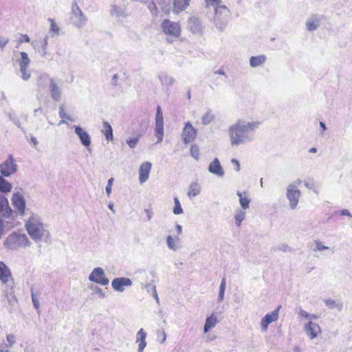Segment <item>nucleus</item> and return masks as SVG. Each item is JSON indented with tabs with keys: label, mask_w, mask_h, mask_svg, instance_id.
I'll use <instances>...</instances> for the list:
<instances>
[{
	"label": "nucleus",
	"mask_w": 352,
	"mask_h": 352,
	"mask_svg": "<svg viewBox=\"0 0 352 352\" xmlns=\"http://www.w3.org/2000/svg\"><path fill=\"white\" fill-rule=\"evenodd\" d=\"M113 182L114 179L113 177H111L108 180L107 185L105 188V190L108 197H109L111 193V186L113 185Z\"/></svg>",
	"instance_id": "obj_50"
},
{
	"label": "nucleus",
	"mask_w": 352,
	"mask_h": 352,
	"mask_svg": "<svg viewBox=\"0 0 352 352\" xmlns=\"http://www.w3.org/2000/svg\"><path fill=\"white\" fill-rule=\"evenodd\" d=\"M245 217V212L241 210H237L235 214V221L236 224L238 227H239L241 224V222L244 220Z\"/></svg>",
	"instance_id": "obj_42"
},
{
	"label": "nucleus",
	"mask_w": 352,
	"mask_h": 352,
	"mask_svg": "<svg viewBox=\"0 0 352 352\" xmlns=\"http://www.w3.org/2000/svg\"><path fill=\"white\" fill-rule=\"evenodd\" d=\"M324 303L327 307H328L330 309L336 308L338 311H342L343 308V305L340 302H336L334 300L332 299H327L324 300Z\"/></svg>",
	"instance_id": "obj_37"
},
{
	"label": "nucleus",
	"mask_w": 352,
	"mask_h": 352,
	"mask_svg": "<svg viewBox=\"0 0 352 352\" xmlns=\"http://www.w3.org/2000/svg\"><path fill=\"white\" fill-rule=\"evenodd\" d=\"M52 78H50V76L47 74H41L37 79V85L38 87H41L43 84L50 83V80Z\"/></svg>",
	"instance_id": "obj_39"
},
{
	"label": "nucleus",
	"mask_w": 352,
	"mask_h": 352,
	"mask_svg": "<svg viewBox=\"0 0 352 352\" xmlns=\"http://www.w3.org/2000/svg\"><path fill=\"white\" fill-rule=\"evenodd\" d=\"M152 164L148 162H144L141 164L139 169V181L140 184H144L149 177Z\"/></svg>",
	"instance_id": "obj_23"
},
{
	"label": "nucleus",
	"mask_w": 352,
	"mask_h": 352,
	"mask_svg": "<svg viewBox=\"0 0 352 352\" xmlns=\"http://www.w3.org/2000/svg\"><path fill=\"white\" fill-rule=\"evenodd\" d=\"M140 140V136H137L133 138H130L126 140V144L131 148H134L136 147L138 142Z\"/></svg>",
	"instance_id": "obj_47"
},
{
	"label": "nucleus",
	"mask_w": 352,
	"mask_h": 352,
	"mask_svg": "<svg viewBox=\"0 0 352 352\" xmlns=\"http://www.w3.org/2000/svg\"><path fill=\"white\" fill-rule=\"evenodd\" d=\"M5 296L8 302V305L5 306L6 307L9 312L12 313L14 310L16 306L17 305V299L14 295L6 294Z\"/></svg>",
	"instance_id": "obj_34"
},
{
	"label": "nucleus",
	"mask_w": 352,
	"mask_h": 352,
	"mask_svg": "<svg viewBox=\"0 0 352 352\" xmlns=\"http://www.w3.org/2000/svg\"><path fill=\"white\" fill-rule=\"evenodd\" d=\"M17 164L12 155H9L7 160L0 164V173L1 175L3 177H9L17 170Z\"/></svg>",
	"instance_id": "obj_7"
},
{
	"label": "nucleus",
	"mask_w": 352,
	"mask_h": 352,
	"mask_svg": "<svg viewBox=\"0 0 352 352\" xmlns=\"http://www.w3.org/2000/svg\"><path fill=\"white\" fill-rule=\"evenodd\" d=\"M328 249H329V248L322 245L321 241H316V248L314 250L315 252H316V251L321 252V251H323L324 250H328Z\"/></svg>",
	"instance_id": "obj_49"
},
{
	"label": "nucleus",
	"mask_w": 352,
	"mask_h": 352,
	"mask_svg": "<svg viewBox=\"0 0 352 352\" xmlns=\"http://www.w3.org/2000/svg\"><path fill=\"white\" fill-rule=\"evenodd\" d=\"M216 75H222L225 76L226 78H227L226 74L223 69H219V70L214 71L212 74V78H214Z\"/></svg>",
	"instance_id": "obj_60"
},
{
	"label": "nucleus",
	"mask_w": 352,
	"mask_h": 352,
	"mask_svg": "<svg viewBox=\"0 0 352 352\" xmlns=\"http://www.w3.org/2000/svg\"><path fill=\"white\" fill-rule=\"evenodd\" d=\"M236 195L239 198V203L243 210H246L250 207V199L246 196L245 192L237 191Z\"/></svg>",
	"instance_id": "obj_30"
},
{
	"label": "nucleus",
	"mask_w": 352,
	"mask_h": 352,
	"mask_svg": "<svg viewBox=\"0 0 352 352\" xmlns=\"http://www.w3.org/2000/svg\"><path fill=\"white\" fill-rule=\"evenodd\" d=\"M9 42V38L3 36H0V47L3 50V47L8 44Z\"/></svg>",
	"instance_id": "obj_56"
},
{
	"label": "nucleus",
	"mask_w": 352,
	"mask_h": 352,
	"mask_svg": "<svg viewBox=\"0 0 352 352\" xmlns=\"http://www.w3.org/2000/svg\"><path fill=\"white\" fill-rule=\"evenodd\" d=\"M267 60V57L265 55H258L255 56H252L250 58V65L252 67H257L265 63Z\"/></svg>",
	"instance_id": "obj_29"
},
{
	"label": "nucleus",
	"mask_w": 352,
	"mask_h": 352,
	"mask_svg": "<svg viewBox=\"0 0 352 352\" xmlns=\"http://www.w3.org/2000/svg\"><path fill=\"white\" fill-rule=\"evenodd\" d=\"M132 285V280L126 277H119L114 278L111 282L113 289L119 292L124 291V287Z\"/></svg>",
	"instance_id": "obj_17"
},
{
	"label": "nucleus",
	"mask_w": 352,
	"mask_h": 352,
	"mask_svg": "<svg viewBox=\"0 0 352 352\" xmlns=\"http://www.w3.org/2000/svg\"><path fill=\"white\" fill-rule=\"evenodd\" d=\"M147 336V333L146 332L144 331V329H140L138 332H137V334H136V339H135V342L136 343H139V342H146V338Z\"/></svg>",
	"instance_id": "obj_40"
},
{
	"label": "nucleus",
	"mask_w": 352,
	"mask_h": 352,
	"mask_svg": "<svg viewBox=\"0 0 352 352\" xmlns=\"http://www.w3.org/2000/svg\"><path fill=\"white\" fill-rule=\"evenodd\" d=\"M149 287H151V289L153 290V296L155 298L156 302L157 303H159L160 302V299H159L157 294L155 286V285H146V288H149Z\"/></svg>",
	"instance_id": "obj_52"
},
{
	"label": "nucleus",
	"mask_w": 352,
	"mask_h": 352,
	"mask_svg": "<svg viewBox=\"0 0 352 352\" xmlns=\"http://www.w3.org/2000/svg\"><path fill=\"white\" fill-rule=\"evenodd\" d=\"M179 241V239L176 236L175 238H173L171 235H168L166 237V244L168 248L173 250V251H177L179 246L178 245Z\"/></svg>",
	"instance_id": "obj_32"
},
{
	"label": "nucleus",
	"mask_w": 352,
	"mask_h": 352,
	"mask_svg": "<svg viewBox=\"0 0 352 352\" xmlns=\"http://www.w3.org/2000/svg\"><path fill=\"white\" fill-rule=\"evenodd\" d=\"M6 340L10 346H12L16 342L15 336L12 333L7 335Z\"/></svg>",
	"instance_id": "obj_51"
},
{
	"label": "nucleus",
	"mask_w": 352,
	"mask_h": 352,
	"mask_svg": "<svg viewBox=\"0 0 352 352\" xmlns=\"http://www.w3.org/2000/svg\"><path fill=\"white\" fill-rule=\"evenodd\" d=\"M58 115L60 118L66 119L70 121H74V119L69 115H67L65 111V106L63 104L60 105L59 107Z\"/></svg>",
	"instance_id": "obj_46"
},
{
	"label": "nucleus",
	"mask_w": 352,
	"mask_h": 352,
	"mask_svg": "<svg viewBox=\"0 0 352 352\" xmlns=\"http://www.w3.org/2000/svg\"><path fill=\"white\" fill-rule=\"evenodd\" d=\"M214 118L212 110L208 109L201 118V123L204 125H208L214 120Z\"/></svg>",
	"instance_id": "obj_36"
},
{
	"label": "nucleus",
	"mask_w": 352,
	"mask_h": 352,
	"mask_svg": "<svg viewBox=\"0 0 352 352\" xmlns=\"http://www.w3.org/2000/svg\"><path fill=\"white\" fill-rule=\"evenodd\" d=\"M205 1L207 6H213L216 8L219 6L218 4L221 2V0H205Z\"/></svg>",
	"instance_id": "obj_54"
},
{
	"label": "nucleus",
	"mask_w": 352,
	"mask_h": 352,
	"mask_svg": "<svg viewBox=\"0 0 352 352\" xmlns=\"http://www.w3.org/2000/svg\"><path fill=\"white\" fill-rule=\"evenodd\" d=\"M103 124V129L102 130V132L105 136V138L108 141H111L113 139V129L107 121H104L102 122Z\"/></svg>",
	"instance_id": "obj_31"
},
{
	"label": "nucleus",
	"mask_w": 352,
	"mask_h": 352,
	"mask_svg": "<svg viewBox=\"0 0 352 352\" xmlns=\"http://www.w3.org/2000/svg\"><path fill=\"white\" fill-rule=\"evenodd\" d=\"M164 134V133L163 113L161 107L157 106L156 108L155 126V135L157 138V143H160L163 140Z\"/></svg>",
	"instance_id": "obj_6"
},
{
	"label": "nucleus",
	"mask_w": 352,
	"mask_h": 352,
	"mask_svg": "<svg viewBox=\"0 0 352 352\" xmlns=\"http://www.w3.org/2000/svg\"><path fill=\"white\" fill-rule=\"evenodd\" d=\"M89 280L101 285H107L109 280L105 276L104 272L102 267H95L89 276Z\"/></svg>",
	"instance_id": "obj_11"
},
{
	"label": "nucleus",
	"mask_w": 352,
	"mask_h": 352,
	"mask_svg": "<svg viewBox=\"0 0 352 352\" xmlns=\"http://www.w3.org/2000/svg\"><path fill=\"white\" fill-rule=\"evenodd\" d=\"M280 308V306L279 305L275 310L267 314L261 320V327L262 331H265L267 328L268 325L276 320H278V311Z\"/></svg>",
	"instance_id": "obj_16"
},
{
	"label": "nucleus",
	"mask_w": 352,
	"mask_h": 352,
	"mask_svg": "<svg viewBox=\"0 0 352 352\" xmlns=\"http://www.w3.org/2000/svg\"><path fill=\"white\" fill-rule=\"evenodd\" d=\"M230 162L232 164H234L235 170L239 172L241 169L239 162L236 159H232Z\"/></svg>",
	"instance_id": "obj_58"
},
{
	"label": "nucleus",
	"mask_w": 352,
	"mask_h": 352,
	"mask_svg": "<svg viewBox=\"0 0 352 352\" xmlns=\"http://www.w3.org/2000/svg\"><path fill=\"white\" fill-rule=\"evenodd\" d=\"M31 45L33 48L41 54L42 57H46L47 54V47L48 45V37L47 36H45L41 41H32Z\"/></svg>",
	"instance_id": "obj_22"
},
{
	"label": "nucleus",
	"mask_w": 352,
	"mask_h": 352,
	"mask_svg": "<svg viewBox=\"0 0 352 352\" xmlns=\"http://www.w3.org/2000/svg\"><path fill=\"white\" fill-rule=\"evenodd\" d=\"M217 323V318L214 314H212L210 316L207 317L204 327V333H208L212 328L214 327Z\"/></svg>",
	"instance_id": "obj_28"
},
{
	"label": "nucleus",
	"mask_w": 352,
	"mask_h": 352,
	"mask_svg": "<svg viewBox=\"0 0 352 352\" xmlns=\"http://www.w3.org/2000/svg\"><path fill=\"white\" fill-rule=\"evenodd\" d=\"M10 276L11 272L9 268L3 262L0 261V280L3 283H6Z\"/></svg>",
	"instance_id": "obj_26"
},
{
	"label": "nucleus",
	"mask_w": 352,
	"mask_h": 352,
	"mask_svg": "<svg viewBox=\"0 0 352 352\" xmlns=\"http://www.w3.org/2000/svg\"><path fill=\"white\" fill-rule=\"evenodd\" d=\"M305 331L310 340H314L321 333L320 327L312 321H309L305 324Z\"/></svg>",
	"instance_id": "obj_18"
},
{
	"label": "nucleus",
	"mask_w": 352,
	"mask_h": 352,
	"mask_svg": "<svg viewBox=\"0 0 352 352\" xmlns=\"http://www.w3.org/2000/svg\"><path fill=\"white\" fill-rule=\"evenodd\" d=\"M110 14L117 19H124L128 16L125 5L113 4L111 6Z\"/></svg>",
	"instance_id": "obj_21"
},
{
	"label": "nucleus",
	"mask_w": 352,
	"mask_h": 352,
	"mask_svg": "<svg viewBox=\"0 0 352 352\" xmlns=\"http://www.w3.org/2000/svg\"><path fill=\"white\" fill-rule=\"evenodd\" d=\"M261 124V122L259 121L250 122L243 119L237 120L228 129L230 146L236 148L252 142L255 138V131Z\"/></svg>",
	"instance_id": "obj_1"
},
{
	"label": "nucleus",
	"mask_w": 352,
	"mask_h": 352,
	"mask_svg": "<svg viewBox=\"0 0 352 352\" xmlns=\"http://www.w3.org/2000/svg\"><path fill=\"white\" fill-rule=\"evenodd\" d=\"M201 192V186L197 182H192L188 190V195L190 198L196 197L199 195Z\"/></svg>",
	"instance_id": "obj_33"
},
{
	"label": "nucleus",
	"mask_w": 352,
	"mask_h": 352,
	"mask_svg": "<svg viewBox=\"0 0 352 352\" xmlns=\"http://www.w3.org/2000/svg\"><path fill=\"white\" fill-rule=\"evenodd\" d=\"M160 80L162 85L170 87L173 85L175 82V79L167 75H161L160 76Z\"/></svg>",
	"instance_id": "obj_38"
},
{
	"label": "nucleus",
	"mask_w": 352,
	"mask_h": 352,
	"mask_svg": "<svg viewBox=\"0 0 352 352\" xmlns=\"http://www.w3.org/2000/svg\"><path fill=\"white\" fill-rule=\"evenodd\" d=\"M3 245L10 250H16L21 248L30 247L31 242L25 234L13 232L5 239Z\"/></svg>",
	"instance_id": "obj_3"
},
{
	"label": "nucleus",
	"mask_w": 352,
	"mask_h": 352,
	"mask_svg": "<svg viewBox=\"0 0 352 352\" xmlns=\"http://www.w3.org/2000/svg\"><path fill=\"white\" fill-rule=\"evenodd\" d=\"M12 211L9 206L8 200L2 195H0V216L8 218L12 215Z\"/></svg>",
	"instance_id": "obj_25"
},
{
	"label": "nucleus",
	"mask_w": 352,
	"mask_h": 352,
	"mask_svg": "<svg viewBox=\"0 0 352 352\" xmlns=\"http://www.w3.org/2000/svg\"><path fill=\"white\" fill-rule=\"evenodd\" d=\"M322 16L318 14H312L307 19L305 26L309 32L316 30L320 25Z\"/></svg>",
	"instance_id": "obj_19"
},
{
	"label": "nucleus",
	"mask_w": 352,
	"mask_h": 352,
	"mask_svg": "<svg viewBox=\"0 0 352 352\" xmlns=\"http://www.w3.org/2000/svg\"><path fill=\"white\" fill-rule=\"evenodd\" d=\"M49 91L51 98L56 102H58L61 98V89L60 87V80L56 78H52L49 84Z\"/></svg>",
	"instance_id": "obj_14"
},
{
	"label": "nucleus",
	"mask_w": 352,
	"mask_h": 352,
	"mask_svg": "<svg viewBox=\"0 0 352 352\" xmlns=\"http://www.w3.org/2000/svg\"><path fill=\"white\" fill-rule=\"evenodd\" d=\"M148 8L152 13L156 12L157 10L155 3L153 1L148 4Z\"/></svg>",
	"instance_id": "obj_63"
},
{
	"label": "nucleus",
	"mask_w": 352,
	"mask_h": 352,
	"mask_svg": "<svg viewBox=\"0 0 352 352\" xmlns=\"http://www.w3.org/2000/svg\"><path fill=\"white\" fill-rule=\"evenodd\" d=\"M94 292L96 294H98L100 298H105V294L103 292L102 289L98 287H96L94 289Z\"/></svg>",
	"instance_id": "obj_57"
},
{
	"label": "nucleus",
	"mask_w": 352,
	"mask_h": 352,
	"mask_svg": "<svg viewBox=\"0 0 352 352\" xmlns=\"http://www.w3.org/2000/svg\"><path fill=\"white\" fill-rule=\"evenodd\" d=\"M162 28L165 34L175 38L180 35L181 28L178 23L164 19L162 23Z\"/></svg>",
	"instance_id": "obj_9"
},
{
	"label": "nucleus",
	"mask_w": 352,
	"mask_h": 352,
	"mask_svg": "<svg viewBox=\"0 0 352 352\" xmlns=\"http://www.w3.org/2000/svg\"><path fill=\"white\" fill-rule=\"evenodd\" d=\"M74 132L78 135L82 145L89 150L91 143L89 134L80 126H74Z\"/></svg>",
	"instance_id": "obj_15"
},
{
	"label": "nucleus",
	"mask_w": 352,
	"mask_h": 352,
	"mask_svg": "<svg viewBox=\"0 0 352 352\" xmlns=\"http://www.w3.org/2000/svg\"><path fill=\"white\" fill-rule=\"evenodd\" d=\"M31 296H32V301L34 308L36 309H38V308H39L38 300L37 298L36 294L33 291L32 288L31 289Z\"/></svg>",
	"instance_id": "obj_48"
},
{
	"label": "nucleus",
	"mask_w": 352,
	"mask_h": 352,
	"mask_svg": "<svg viewBox=\"0 0 352 352\" xmlns=\"http://www.w3.org/2000/svg\"><path fill=\"white\" fill-rule=\"evenodd\" d=\"M187 28L194 34H201L204 30V26L200 19L195 16H192L188 19Z\"/></svg>",
	"instance_id": "obj_13"
},
{
	"label": "nucleus",
	"mask_w": 352,
	"mask_h": 352,
	"mask_svg": "<svg viewBox=\"0 0 352 352\" xmlns=\"http://www.w3.org/2000/svg\"><path fill=\"white\" fill-rule=\"evenodd\" d=\"M48 21L50 23V32L53 33L54 35H59V28L56 23L54 19L52 18L48 19Z\"/></svg>",
	"instance_id": "obj_41"
},
{
	"label": "nucleus",
	"mask_w": 352,
	"mask_h": 352,
	"mask_svg": "<svg viewBox=\"0 0 352 352\" xmlns=\"http://www.w3.org/2000/svg\"><path fill=\"white\" fill-rule=\"evenodd\" d=\"M5 115L8 118V119L10 120V121H13L16 118V116L15 115V113H12V112H10V111H8V112H6L5 113Z\"/></svg>",
	"instance_id": "obj_64"
},
{
	"label": "nucleus",
	"mask_w": 352,
	"mask_h": 352,
	"mask_svg": "<svg viewBox=\"0 0 352 352\" xmlns=\"http://www.w3.org/2000/svg\"><path fill=\"white\" fill-rule=\"evenodd\" d=\"M71 21L78 28H83L87 21V18L76 2L72 6Z\"/></svg>",
	"instance_id": "obj_5"
},
{
	"label": "nucleus",
	"mask_w": 352,
	"mask_h": 352,
	"mask_svg": "<svg viewBox=\"0 0 352 352\" xmlns=\"http://www.w3.org/2000/svg\"><path fill=\"white\" fill-rule=\"evenodd\" d=\"M12 201L19 213L23 215L25 209V201L23 197L19 192H15L12 195Z\"/></svg>",
	"instance_id": "obj_20"
},
{
	"label": "nucleus",
	"mask_w": 352,
	"mask_h": 352,
	"mask_svg": "<svg viewBox=\"0 0 352 352\" xmlns=\"http://www.w3.org/2000/svg\"><path fill=\"white\" fill-rule=\"evenodd\" d=\"M158 339H160V342L161 344H163L165 342V341L166 340V333L164 331H162L161 335L160 334L158 335Z\"/></svg>",
	"instance_id": "obj_59"
},
{
	"label": "nucleus",
	"mask_w": 352,
	"mask_h": 352,
	"mask_svg": "<svg viewBox=\"0 0 352 352\" xmlns=\"http://www.w3.org/2000/svg\"><path fill=\"white\" fill-rule=\"evenodd\" d=\"M25 227L31 239L35 242L40 241L43 239L47 241L50 237V232L45 228L38 215L32 214L26 221Z\"/></svg>",
	"instance_id": "obj_2"
},
{
	"label": "nucleus",
	"mask_w": 352,
	"mask_h": 352,
	"mask_svg": "<svg viewBox=\"0 0 352 352\" xmlns=\"http://www.w3.org/2000/svg\"><path fill=\"white\" fill-rule=\"evenodd\" d=\"M214 23L215 27L223 32L227 27L230 18V10L226 6H219L214 9Z\"/></svg>",
	"instance_id": "obj_4"
},
{
	"label": "nucleus",
	"mask_w": 352,
	"mask_h": 352,
	"mask_svg": "<svg viewBox=\"0 0 352 352\" xmlns=\"http://www.w3.org/2000/svg\"><path fill=\"white\" fill-rule=\"evenodd\" d=\"M276 250L286 252H291V248L286 244H282L276 248Z\"/></svg>",
	"instance_id": "obj_53"
},
{
	"label": "nucleus",
	"mask_w": 352,
	"mask_h": 352,
	"mask_svg": "<svg viewBox=\"0 0 352 352\" xmlns=\"http://www.w3.org/2000/svg\"><path fill=\"white\" fill-rule=\"evenodd\" d=\"M21 58L19 60V65L20 67V72L21 74V78L23 80H28L30 78V72L28 70V66L30 63V59L28 55L25 52H20Z\"/></svg>",
	"instance_id": "obj_10"
},
{
	"label": "nucleus",
	"mask_w": 352,
	"mask_h": 352,
	"mask_svg": "<svg viewBox=\"0 0 352 352\" xmlns=\"http://www.w3.org/2000/svg\"><path fill=\"white\" fill-rule=\"evenodd\" d=\"M138 344L137 352H143L146 346V342L137 343Z\"/></svg>",
	"instance_id": "obj_62"
},
{
	"label": "nucleus",
	"mask_w": 352,
	"mask_h": 352,
	"mask_svg": "<svg viewBox=\"0 0 352 352\" xmlns=\"http://www.w3.org/2000/svg\"><path fill=\"white\" fill-rule=\"evenodd\" d=\"M226 290V279L223 278L221 280L219 287V292L217 300L218 302H221L223 300L224 294Z\"/></svg>",
	"instance_id": "obj_43"
},
{
	"label": "nucleus",
	"mask_w": 352,
	"mask_h": 352,
	"mask_svg": "<svg viewBox=\"0 0 352 352\" xmlns=\"http://www.w3.org/2000/svg\"><path fill=\"white\" fill-rule=\"evenodd\" d=\"M12 188V184L6 181L3 177V175H0V191L4 193L9 192L11 191Z\"/></svg>",
	"instance_id": "obj_35"
},
{
	"label": "nucleus",
	"mask_w": 352,
	"mask_h": 352,
	"mask_svg": "<svg viewBox=\"0 0 352 352\" xmlns=\"http://www.w3.org/2000/svg\"><path fill=\"white\" fill-rule=\"evenodd\" d=\"M174 203H175V206H174L173 210V213L175 214H182L184 212V211L182 208L180 201L177 197L174 198Z\"/></svg>",
	"instance_id": "obj_44"
},
{
	"label": "nucleus",
	"mask_w": 352,
	"mask_h": 352,
	"mask_svg": "<svg viewBox=\"0 0 352 352\" xmlns=\"http://www.w3.org/2000/svg\"><path fill=\"white\" fill-rule=\"evenodd\" d=\"M208 171L219 177H222L225 175L223 167L217 157L210 163L208 166Z\"/></svg>",
	"instance_id": "obj_24"
},
{
	"label": "nucleus",
	"mask_w": 352,
	"mask_h": 352,
	"mask_svg": "<svg viewBox=\"0 0 352 352\" xmlns=\"http://www.w3.org/2000/svg\"><path fill=\"white\" fill-rule=\"evenodd\" d=\"M298 316H299L300 317L305 318H306V319H307V320H308V318H309V314L308 312H307L306 311H305V310L302 309H300L299 310V311H298Z\"/></svg>",
	"instance_id": "obj_61"
},
{
	"label": "nucleus",
	"mask_w": 352,
	"mask_h": 352,
	"mask_svg": "<svg viewBox=\"0 0 352 352\" xmlns=\"http://www.w3.org/2000/svg\"><path fill=\"white\" fill-rule=\"evenodd\" d=\"M197 130L190 122L185 123L182 133V138L185 144L192 142L197 138Z\"/></svg>",
	"instance_id": "obj_8"
},
{
	"label": "nucleus",
	"mask_w": 352,
	"mask_h": 352,
	"mask_svg": "<svg viewBox=\"0 0 352 352\" xmlns=\"http://www.w3.org/2000/svg\"><path fill=\"white\" fill-rule=\"evenodd\" d=\"M300 195L301 192L298 189L294 190L292 187H287L286 197L291 210L296 209Z\"/></svg>",
	"instance_id": "obj_12"
},
{
	"label": "nucleus",
	"mask_w": 352,
	"mask_h": 352,
	"mask_svg": "<svg viewBox=\"0 0 352 352\" xmlns=\"http://www.w3.org/2000/svg\"><path fill=\"white\" fill-rule=\"evenodd\" d=\"M190 155L196 160L199 159V149L197 144H192L190 147Z\"/></svg>",
	"instance_id": "obj_45"
},
{
	"label": "nucleus",
	"mask_w": 352,
	"mask_h": 352,
	"mask_svg": "<svg viewBox=\"0 0 352 352\" xmlns=\"http://www.w3.org/2000/svg\"><path fill=\"white\" fill-rule=\"evenodd\" d=\"M302 181L301 179H296V181H294V182H292V184H289L287 187H292L293 189H298V187L299 186V185L301 184Z\"/></svg>",
	"instance_id": "obj_55"
},
{
	"label": "nucleus",
	"mask_w": 352,
	"mask_h": 352,
	"mask_svg": "<svg viewBox=\"0 0 352 352\" xmlns=\"http://www.w3.org/2000/svg\"><path fill=\"white\" fill-rule=\"evenodd\" d=\"M190 0H173V10L179 13L185 10L189 6Z\"/></svg>",
	"instance_id": "obj_27"
}]
</instances>
